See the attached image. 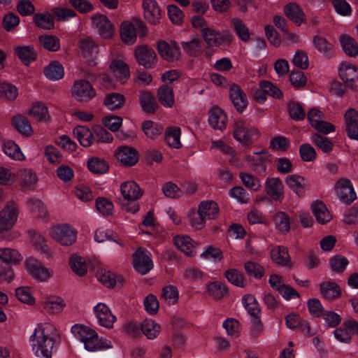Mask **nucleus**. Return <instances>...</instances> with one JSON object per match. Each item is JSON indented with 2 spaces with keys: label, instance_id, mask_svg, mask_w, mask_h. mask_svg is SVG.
<instances>
[{
  "label": "nucleus",
  "instance_id": "obj_1",
  "mask_svg": "<svg viewBox=\"0 0 358 358\" xmlns=\"http://www.w3.org/2000/svg\"><path fill=\"white\" fill-rule=\"evenodd\" d=\"M49 327L48 324H38L30 336L32 350L36 357L52 358L55 340L46 332Z\"/></svg>",
  "mask_w": 358,
  "mask_h": 358
},
{
  "label": "nucleus",
  "instance_id": "obj_2",
  "mask_svg": "<svg viewBox=\"0 0 358 358\" xmlns=\"http://www.w3.org/2000/svg\"><path fill=\"white\" fill-rule=\"evenodd\" d=\"M120 192L124 199L128 201L125 206L126 210L136 213L139 210V205L136 201L143 196V189L136 182L131 180L121 184Z\"/></svg>",
  "mask_w": 358,
  "mask_h": 358
},
{
  "label": "nucleus",
  "instance_id": "obj_3",
  "mask_svg": "<svg viewBox=\"0 0 358 358\" xmlns=\"http://www.w3.org/2000/svg\"><path fill=\"white\" fill-rule=\"evenodd\" d=\"M51 237L58 243L69 246L76 241V231L67 224H58L50 229Z\"/></svg>",
  "mask_w": 358,
  "mask_h": 358
},
{
  "label": "nucleus",
  "instance_id": "obj_4",
  "mask_svg": "<svg viewBox=\"0 0 358 358\" xmlns=\"http://www.w3.org/2000/svg\"><path fill=\"white\" fill-rule=\"evenodd\" d=\"M17 206L13 201L8 202L0 211V236L6 237V230H10L17 221Z\"/></svg>",
  "mask_w": 358,
  "mask_h": 358
},
{
  "label": "nucleus",
  "instance_id": "obj_5",
  "mask_svg": "<svg viewBox=\"0 0 358 358\" xmlns=\"http://www.w3.org/2000/svg\"><path fill=\"white\" fill-rule=\"evenodd\" d=\"M24 264L29 273L38 281H46L52 276V271L45 268L40 261L34 257L27 259Z\"/></svg>",
  "mask_w": 358,
  "mask_h": 358
},
{
  "label": "nucleus",
  "instance_id": "obj_6",
  "mask_svg": "<svg viewBox=\"0 0 358 358\" xmlns=\"http://www.w3.org/2000/svg\"><path fill=\"white\" fill-rule=\"evenodd\" d=\"M202 36L208 45L215 47L228 45L233 41V36L228 31L218 32L213 29L205 28Z\"/></svg>",
  "mask_w": 358,
  "mask_h": 358
},
{
  "label": "nucleus",
  "instance_id": "obj_7",
  "mask_svg": "<svg viewBox=\"0 0 358 358\" xmlns=\"http://www.w3.org/2000/svg\"><path fill=\"white\" fill-rule=\"evenodd\" d=\"M72 96L80 101H87L96 95V92L86 80H76L72 88Z\"/></svg>",
  "mask_w": 358,
  "mask_h": 358
},
{
  "label": "nucleus",
  "instance_id": "obj_8",
  "mask_svg": "<svg viewBox=\"0 0 358 358\" xmlns=\"http://www.w3.org/2000/svg\"><path fill=\"white\" fill-rule=\"evenodd\" d=\"M134 56L138 64L146 69L153 68L157 63V55L155 50L148 45L137 47L134 52Z\"/></svg>",
  "mask_w": 358,
  "mask_h": 358
},
{
  "label": "nucleus",
  "instance_id": "obj_9",
  "mask_svg": "<svg viewBox=\"0 0 358 358\" xmlns=\"http://www.w3.org/2000/svg\"><path fill=\"white\" fill-rule=\"evenodd\" d=\"M339 76L345 84L354 90L358 88V69L350 64H342L338 70Z\"/></svg>",
  "mask_w": 358,
  "mask_h": 358
},
{
  "label": "nucleus",
  "instance_id": "obj_10",
  "mask_svg": "<svg viewBox=\"0 0 358 358\" xmlns=\"http://www.w3.org/2000/svg\"><path fill=\"white\" fill-rule=\"evenodd\" d=\"M133 265L135 270L143 275L149 272L153 266L152 259L141 248L133 255Z\"/></svg>",
  "mask_w": 358,
  "mask_h": 358
},
{
  "label": "nucleus",
  "instance_id": "obj_11",
  "mask_svg": "<svg viewBox=\"0 0 358 358\" xmlns=\"http://www.w3.org/2000/svg\"><path fill=\"white\" fill-rule=\"evenodd\" d=\"M115 157L125 166H132L138 161V152L129 146H120L115 152Z\"/></svg>",
  "mask_w": 358,
  "mask_h": 358
},
{
  "label": "nucleus",
  "instance_id": "obj_12",
  "mask_svg": "<svg viewBox=\"0 0 358 358\" xmlns=\"http://www.w3.org/2000/svg\"><path fill=\"white\" fill-rule=\"evenodd\" d=\"M157 50L161 57L168 62H175L180 57V50L176 43L159 41L157 43Z\"/></svg>",
  "mask_w": 358,
  "mask_h": 358
},
{
  "label": "nucleus",
  "instance_id": "obj_13",
  "mask_svg": "<svg viewBox=\"0 0 358 358\" xmlns=\"http://www.w3.org/2000/svg\"><path fill=\"white\" fill-rule=\"evenodd\" d=\"M336 189L340 199L346 204L350 203L356 199L352 185L348 179L341 178L336 185Z\"/></svg>",
  "mask_w": 358,
  "mask_h": 358
},
{
  "label": "nucleus",
  "instance_id": "obj_14",
  "mask_svg": "<svg viewBox=\"0 0 358 358\" xmlns=\"http://www.w3.org/2000/svg\"><path fill=\"white\" fill-rule=\"evenodd\" d=\"M142 6L144 17L152 24H156L161 18V9L155 0H143Z\"/></svg>",
  "mask_w": 358,
  "mask_h": 358
},
{
  "label": "nucleus",
  "instance_id": "obj_15",
  "mask_svg": "<svg viewBox=\"0 0 358 358\" xmlns=\"http://www.w3.org/2000/svg\"><path fill=\"white\" fill-rule=\"evenodd\" d=\"M93 24L98 29L99 34L105 38H110L114 33L113 25L103 15H96L91 17Z\"/></svg>",
  "mask_w": 358,
  "mask_h": 358
},
{
  "label": "nucleus",
  "instance_id": "obj_16",
  "mask_svg": "<svg viewBox=\"0 0 358 358\" xmlns=\"http://www.w3.org/2000/svg\"><path fill=\"white\" fill-rule=\"evenodd\" d=\"M265 192L273 200L278 201L284 195V186L279 178H268L265 182Z\"/></svg>",
  "mask_w": 358,
  "mask_h": 358
},
{
  "label": "nucleus",
  "instance_id": "obj_17",
  "mask_svg": "<svg viewBox=\"0 0 358 358\" xmlns=\"http://www.w3.org/2000/svg\"><path fill=\"white\" fill-rule=\"evenodd\" d=\"M94 311L100 325L110 329L113 327L116 317L112 314L109 308L104 303H98L94 307Z\"/></svg>",
  "mask_w": 358,
  "mask_h": 358
},
{
  "label": "nucleus",
  "instance_id": "obj_18",
  "mask_svg": "<svg viewBox=\"0 0 358 358\" xmlns=\"http://www.w3.org/2000/svg\"><path fill=\"white\" fill-rule=\"evenodd\" d=\"M263 152H256L245 157V159L251 169L259 174L266 172V164L270 161L268 157L263 155Z\"/></svg>",
  "mask_w": 358,
  "mask_h": 358
},
{
  "label": "nucleus",
  "instance_id": "obj_19",
  "mask_svg": "<svg viewBox=\"0 0 358 358\" xmlns=\"http://www.w3.org/2000/svg\"><path fill=\"white\" fill-rule=\"evenodd\" d=\"M79 48H80L84 57L92 58V59H89L87 62L89 65H96V62L94 58L98 54V48L95 45L94 41L90 37L82 38L79 41Z\"/></svg>",
  "mask_w": 358,
  "mask_h": 358
},
{
  "label": "nucleus",
  "instance_id": "obj_20",
  "mask_svg": "<svg viewBox=\"0 0 358 358\" xmlns=\"http://www.w3.org/2000/svg\"><path fill=\"white\" fill-rule=\"evenodd\" d=\"M229 97L236 110L242 113L248 104V101L238 85L233 84L230 87Z\"/></svg>",
  "mask_w": 358,
  "mask_h": 358
},
{
  "label": "nucleus",
  "instance_id": "obj_21",
  "mask_svg": "<svg viewBox=\"0 0 358 358\" xmlns=\"http://www.w3.org/2000/svg\"><path fill=\"white\" fill-rule=\"evenodd\" d=\"M286 185L296 195L301 196L305 193L306 179L298 174L288 175L285 178Z\"/></svg>",
  "mask_w": 358,
  "mask_h": 358
},
{
  "label": "nucleus",
  "instance_id": "obj_22",
  "mask_svg": "<svg viewBox=\"0 0 358 358\" xmlns=\"http://www.w3.org/2000/svg\"><path fill=\"white\" fill-rule=\"evenodd\" d=\"M110 69L122 83H124L130 76L128 64L121 59H113L110 64Z\"/></svg>",
  "mask_w": 358,
  "mask_h": 358
},
{
  "label": "nucleus",
  "instance_id": "obj_23",
  "mask_svg": "<svg viewBox=\"0 0 358 358\" xmlns=\"http://www.w3.org/2000/svg\"><path fill=\"white\" fill-rule=\"evenodd\" d=\"M227 120V115L220 108L214 107L210 110L208 122L214 129L223 130L226 127Z\"/></svg>",
  "mask_w": 358,
  "mask_h": 358
},
{
  "label": "nucleus",
  "instance_id": "obj_24",
  "mask_svg": "<svg viewBox=\"0 0 358 358\" xmlns=\"http://www.w3.org/2000/svg\"><path fill=\"white\" fill-rule=\"evenodd\" d=\"M320 293L327 300L331 301L341 295V289L335 282L327 281L320 285Z\"/></svg>",
  "mask_w": 358,
  "mask_h": 358
},
{
  "label": "nucleus",
  "instance_id": "obj_25",
  "mask_svg": "<svg viewBox=\"0 0 358 358\" xmlns=\"http://www.w3.org/2000/svg\"><path fill=\"white\" fill-rule=\"evenodd\" d=\"M285 15L297 25L305 20V15L300 6L295 3H289L284 8Z\"/></svg>",
  "mask_w": 358,
  "mask_h": 358
},
{
  "label": "nucleus",
  "instance_id": "obj_26",
  "mask_svg": "<svg viewBox=\"0 0 358 358\" xmlns=\"http://www.w3.org/2000/svg\"><path fill=\"white\" fill-rule=\"evenodd\" d=\"M311 208L316 220L319 223L324 224L329 222L332 219L331 215L322 201H315L313 203Z\"/></svg>",
  "mask_w": 358,
  "mask_h": 358
},
{
  "label": "nucleus",
  "instance_id": "obj_27",
  "mask_svg": "<svg viewBox=\"0 0 358 358\" xmlns=\"http://www.w3.org/2000/svg\"><path fill=\"white\" fill-rule=\"evenodd\" d=\"M198 211L206 220H214L218 216L219 207L213 201H206L201 202L199 205Z\"/></svg>",
  "mask_w": 358,
  "mask_h": 358
},
{
  "label": "nucleus",
  "instance_id": "obj_28",
  "mask_svg": "<svg viewBox=\"0 0 358 358\" xmlns=\"http://www.w3.org/2000/svg\"><path fill=\"white\" fill-rule=\"evenodd\" d=\"M255 134H257L256 129H248L243 124H236V127L234 131V137L241 143L248 145Z\"/></svg>",
  "mask_w": 358,
  "mask_h": 358
},
{
  "label": "nucleus",
  "instance_id": "obj_29",
  "mask_svg": "<svg viewBox=\"0 0 358 358\" xmlns=\"http://www.w3.org/2000/svg\"><path fill=\"white\" fill-rule=\"evenodd\" d=\"M15 52L26 66L35 61L37 57V53L32 45L17 47L15 49Z\"/></svg>",
  "mask_w": 358,
  "mask_h": 358
},
{
  "label": "nucleus",
  "instance_id": "obj_30",
  "mask_svg": "<svg viewBox=\"0 0 358 358\" xmlns=\"http://www.w3.org/2000/svg\"><path fill=\"white\" fill-rule=\"evenodd\" d=\"M157 97L160 103L166 108H171L174 104L173 88L166 85H164L158 89Z\"/></svg>",
  "mask_w": 358,
  "mask_h": 358
},
{
  "label": "nucleus",
  "instance_id": "obj_31",
  "mask_svg": "<svg viewBox=\"0 0 358 358\" xmlns=\"http://www.w3.org/2000/svg\"><path fill=\"white\" fill-rule=\"evenodd\" d=\"M139 102L142 110L146 113H154L158 107L155 98L148 91L140 92Z\"/></svg>",
  "mask_w": 358,
  "mask_h": 358
},
{
  "label": "nucleus",
  "instance_id": "obj_32",
  "mask_svg": "<svg viewBox=\"0 0 358 358\" xmlns=\"http://www.w3.org/2000/svg\"><path fill=\"white\" fill-rule=\"evenodd\" d=\"M271 255L273 261L280 266H291L288 250L284 246H278L271 250Z\"/></svg>",
  "mask_w": 358,
  "mask_h": 358
},
{
  "label": "nucleus",
  "instance_id": "obj_33",
  "mask_svg": "<svg viewBox=\"0 0 358 358\" xmlns=\"http://www.w3.org/2000/svg\"><path fill=\"white\" fill-rule=\"evenodd\" d=\"M173 242L176 246L187 255L192 257L196 254L195 248L189 236H176L173 238Z\"/></svg>",
  "mask_w": 358,
  "mask_h": 358
},
{
  "label": "nucleus",
  "instance_id": "obj_34",
  "mask_svg": "<svg viewBox=\"0 0 358 358\" xmlns=\"http://www.w3.org/2000/svg\"><path fill=\"white\" fill-rule=\"evenodd\" d=\"M12 124L22 135L30 136L33 134V130L29 120L22 115H16L12 118Z\"/></svg>",
  "mask_w": 358,
  "mask_h": 358
},
{
  "label": "nucleus",
  "instance_id": "obj_35",
  "mask_svg": "<svg viewBox=\"0 0 358 358\" xmlns=\"http://www.w3.org/2000/svg\"><path fill=\"white\" fill-rule=\"evenodd\" d=\"M73 134L83 147H89L92 143L93 134L87 127L78 126L73 129Z\"/></svg>",
  "mask_w": 358,
  "mask_h": 358
},
{
  "label": "nucleus",
  "instance_id": "obj_36",
  "mask_svg": "<svg viewBox=\"0 0 358 358\" xmlns=\"http://www.w3.org/2000/svg\"><path fill=\"white\" fill-rule=\"evenodd\" d=\"M84 345L85 348L90 352L112 348L110 341H108L106 339L99 338L97 334L84 343Z\"/></svg>",
  "mask_w": 358,
  "mask_h": 358
},
{
  "label": "nucleus",
  "instance_id": "obj_37",
  "mask_svg": "<svg viewBox=\"0 0 358 358\" xmlns=\"http://www.w3.org/2000/svg\"><path fill=\"white\" fill-rule=\"evenodd\" d=\"M125 103V98L120 93H109L106 95L103 103L110 110L121 108Z\"/></svg>",
  "mask_w": 358,
  "mask_h": 358
},
{
  "label": "nucleus",
  "instance_id": "obj_38",
  "mask_svg": "<svg viewBox=\"0 0 358 358\" xmlns=\"http://www.w3.org/2000/svg\"><path fill=\"white\" fill-rule=\"evenodd\" d=\"M340 42L343 51L350 57L358 55V43L353 38L343 35L340 37Z\"/></svg>",
  "mask_w": 358,
  "mask_h": 358
},
{
  "label": "nucleus",
  "instance_id": "obj_39",
  "mask_svg": "<svg viewBox=\"0 0 358 358\" xmlns=\"http://www.w3.org/2000/svg\"><path fill=\"white\" fill-rule=\"evenodd\" d=\"M120 36L123 42L133 44L136 39V31L134 24L124 22L120 29Z\"/></svg>",
  "mask_w": 358,
  "mask_h": 358
},
{
  "label": "nucleus",
  "instance_id": "obj_40",
  "mask_svg": "<svg viewBox=\"0 0 358 358\" xmlns=\"http://www.w3.org/2000/svg\"><path fill=\"white\" fill-rule=\"evenodd\" d=\"M87 168L94 174H104L108 171L109 166L104 159L94 157L89 159Z\"/></svg>",
  "mask_w": 358,
  "mask_h": 358
},
{
  "label": "nucleus",
  "instance_id": "obj_41",
  "mask_svg": "<svg viewBox=\"0 0 358 358\" xmlns=\"http://www.w3.org/2000/svg\"><path fill=\"white\" fill-rule=\"evenodd\" d=\"M243 303L248 313L252 317L261 316V309L255 297L252 294L245 295Z\"/></svg>",
  "mask_w": 358,
  "mask_h": 358
},
{
  "label": "nucleus",
  "instance_id": "obj_42",
  "mask_svg": "<svg viewBox=\"0 0 358 358\" xmlns=\"http://www.w3.org/2000/svg\"><path fill=\"white\" fill-rule=\"evenodd\" d=\"M71 331L83 343L90 338H92V336H96V334L91 328L83 324L73 325L71 328Z\"/></svg>",
  "mask_w": 358,
  "mask_h": 358
},
{
  "label": "nucleus",
  "instance_id": "obj_43",
  "mask_svg": "<svg viewBox=\"0 0 358 358\" xmlns=\"http://www.w3.org/2000/svg\"><path fill=\"white\" fill-rule=\"evenodd\" d=\"M315 48L326 57H331L333 54V45L323 36L317 35L313 37Z\"/></svg>",
  "mask_w": 358,
  "mask_h": 358
},
{
  "label": "nucleus",
  "instance_id": "obj_44",
  "mask_svg": "<svg viewBox=\"0 0 358 358\" xmlns=\"http://www.w3.org/2000/svg\"><path fill=\"white\" fill-rule=\"evenodd\" d=\"M160 329V326L152 320L145 319L141 323V330L148 339L156 338Z\"/></svg>",
  "mask_w": 358,
  "mask_h": 358
},
{
  "label": "nucleus",
  "instance_id": "obj_45",
  "mask_svg": "<svg viewBox=\"0 0 358 358\" xmlns=\"http://www.w3.org/2000/svg\"><path fill=\"white\" fill-rule=\"evenodd\" d=\"M43 73L48 79L55 80L62 78L64 74L62 65L57 62H54L45 67Z\"/></svg>",
  "mask_w": 358,
  "mask_h": 358
},
{
  "label": "nucleus",
  "instance_id": "obj_46",
  "mask_svg": "<svg viewBox=\"0 0 358 358\" xmlns=\"http://www.w3.org/2000/svg\"><path fill=\"white\" fill-rule=\"evenodd\" d=\"M64 306V301L59 297H52L43 302V309L50 314L60 313Z\"/></svg>",
  "mask_w": 358,
  "mask_h": 358
},
{
  "label": "nucleus",
  "instance_id": "obj_47",
  "mask_svg": "<svg viewBox=\"0 0 358 358\" xmlns=\"http://www.w3.org/2000/svg\"><path fill=\"white\" fill-rule=\"evenodd\" d=\"M208 294L215 299H220L228 292L227 285L221 282L215 281L207 286Z\"/></svg>",
  "mask_w": 358,
  "mask_h": 358
},
{
  "label": "nucleus",
  "instance_id": "obj_48",
  "mask_svg": "<svg viewBox=\"0 0 358 358\" xmlns=\"http://www.w3.org/2000/svg\"><path fill=\"white\" fill-rule=\"evenodd\" d=\"M34 22L39 28L52 29L54 28V20L50 13H36L34 16Z\"/></svg>",
  "mask_w": 358,
  "mask_h": 358
},
{
  "label": "nucleus",
  "instance_id": "obj_49",
  "mask_svg": "<svg viewBox=\"0 0 358 358\" xmlns=\"http://www.w3.org/2000/svg\"><path fill=\"white\" fill-rule=\"evenodd\" d=\"M41 45L49 51L56 52L60 48L59 39L54 35H43L38 37Z\"/></svg>",
  "mask_w": 358,
  "mask_h": 358
},
{
  "label": "nucleus",
  "instance_id": "obj_50",
  "mask_svg": "<svg viewBox=\"0 0 358 358\" xmlns=\"http://www.w3.org/2000/svg\"><path fill=\"white\" fill-rule=\"evenodd\" d=\"M276 229L282 233H287L290 229V219L285 212H278L273 217Z\"/></svg>",
  "mask_w": 358,
  "mask_h": 358
},
{
  "label": "nucleus",
  "instance_id": "obj_51",
  "mask_svg": "<svg viewBox=\"0 0 358 358\" xmlns=\"http://www.w3.org/2000/svg\"><path fill=\"white\" fill-rule=\"evenodd\" d=\"M180 129L179 127H172L167 129L165 135L166 143L174 148L181 147L180 143Z\"/></svg>",
  "mask_w": 358,
  "mask_h": 358
},
{
  "label": "nucleus",
  "instance_id": "obj_52",
  "mask_svg": "<svg viewBox=\"0 0 358 358\" xmlns=\"http://www.w3.org/2000/svg\"><path fill=\"white\" fill-rule=\"evenodd\" d=\"M0 259L6 263L17 264L22 261V257L16 250L0 248Z\"/></svg>",
  "mask_w": 358,
  "mask_h": 358
},
{
  "label": "nucleus",
  "instance_id": "obj_53",
  "mask_svg": "<svg viewBox=\"0 0 358 358\" xmlns=\"http://www.w3.org/2000/svg\"><path fill=\"white\" fill-rule=\"evenodd\" d=\"M71 269L78 275L83 276L87 273L85 259L78 255H71L69 259Z\"/></svg>",
  "mask_w": 358,
  "mask_h": 358
},
{
  "label": "nucleus",
  "instance_id": "obj_54",
  "mask_svg": "<svg viewBox=\"0 0 358 358\" xmlns=\"http://www.w3.org/2000/svg\"><path fill=\"white\" fill-rule=\"evenodd\" d=\"M142 129L148 137L154 139L162 134L163 127L151 120H147L142 123Z\"/></svg>",
  "mask_w": 358,
  "mask_h": 358
},
{
  "label": "nucleus",
  "instance_id": "obj_55",
  "mask_svg": "<svg viewBox=\"0 0 358 358\" xmlns=\"http://www.w3.org/2000/svg\"><path fill=\"white\" fill-rule=\"evenodd\" d=\"M181 45L184 51L190 57H197L202 50L201 41L196 38L187 42H182Z\"/></svg>",
  "mask_w": 358,
  "mask_h": 358
},
{
  "label": "nucleus",
  "instance_id": "obj_56",
  "mask_svg": "<svg viewBox=\"0 0 358 358\" xmlns=\"http://www.w3.org/2000/svg\"><path fill=\"white\" fill-rule=\"evenodd\" d=\"M231 22L239 38L244 42L248 41L250 39V32L244 22L238 18L232 19Z\"/></svg>",
  "mask_w": 358,
  "mask_h": 358
},
{
  "label": "nucleus",
  "instance_id": "obj_57",
  "mask_svg": "<svg viewBox=\"0 0 358 358\" xmlns=\"http://www.w3.org/2000/svg\"><path fill=\"white\" fill-rule=\"evenodd\" d=\"M244 268L246 273L250 277L260 279L264 275V268L255 262L248 261L245 262Z\"/></svg>",
  "mask_w": 358,
  "mask_h": 358
},
{
  "label": "nucleus",
  "instance_id": "obj_58",
  "mask_svg": "<svg viewBox=\"0 0 358 358\" xmlns=\"http://www.w3.org/2000/svg\"><path fill=\"white\" fill-rule=\"evenodd\" d=\"M313 143L324 152L329 153L333 149V143L326 136L315 134L312 136Z\"/></svg>",
  "mask_w": 358,
  "mask_h": 358
},
{
  "label": "nucleus",
  "instance_id": "obj_59",
  "mask_svg": "<svg viewBox=\"0 0 358 358\" xmlns=\"http://www.w3.org/2000/svg\"><path fill=\"white\" fill-rule=\"evenodd\" d=\"M3 151L12 159L17 160H22L24 159V155L21 152L20 147L13 141H8L3 144Z\"/></svg>",
  "mask_w": 358,
  "mask_h": 358
},
{
  "label": "nucleus",
  "instance_id": "obj_60",
  "mask_svg": "<svg viewBox=\"0 0 358 358\" xmlns=\"http://www.w3.org/2000/svg\"><path fill=\"white\" fill-rule=\"evenodd\" d=\"M96 277L107 287H113L116 283V275L109 271L99 269L97 271Z\"/></svg>",
  "mask_w": 358,
  "mask_h": 358
},
{
  "label": "nucleus",
  "instance_id": "obj_61",
  "mask_svg": "<svg viewBox=\"0 0 358 358\" xmlns=\"http://www.w3.org/2000/svg\"><path fill=\"white\" fill-rule=\"evenodd\" d=\"M18 94L17 89L12 84L0 81V97L14 100Z\"/></svg>",
  "mask_w": 358,
  "mask_h": 358
},
{
  "label": "nucleus",
  "instance_id": "obj_62",
  "mask_svg": "<svg viewBox=\"0 0 358 358\" xmlns=\"http://www.w3.org/2000/svg\"><path fill=\"white\" fill-rule=\"evenodd\" d=\"M329 264L333 271L341 273L345 271L349 262L344 256L335 255L330 259Z\"/></svg>",
  "mask_w": 358,
  "mask_h": 358
},
{
  "label": "nucleus",
  "instance_id": "obj_63",
  "mask_svg": "<svg viewBox=\"0 0 358 358\" xmlns=\"http://www.w3.org/2000/svg\"><path fill=\"white\" fill-rule=\"evenodd\" d=\"M239 176L242 182L247 188L253 191H258L260 189L261 182L257 178L247 173H240Z\"/></svg>",
  "mask_w": 358,
  "mask_h": 358
},
{
  "label": "nucleus",
  "instance_id": "obj_64",
  "mask_svg": "<svg viewBox=\"0 0 358 358\" xmlns=\"http://www.w3.org/2000/svg\"><path fill=\"white\" fill-rule=\"evenodd\" d=\"M226 278L233 285L243 287L245 286V279L243 275L237 269H228L224 273Z\"/></svg>",
  "mask_w": 358,
  "mask_h": 358
}]
</instances>
